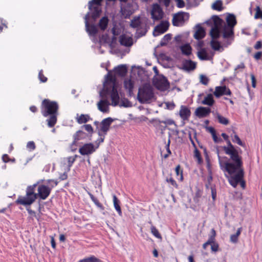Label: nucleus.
Returning a JSON list of instances; mask_svg holds the SVG:
<instances>
[{"label": "nucleus", "mask_w": 262, "mask_h": 262, "mask_svg": "<svg viewBox=\"0 0 262 262\" xmlns=\"http://www.w3.org/2000/svg\"><path fill=\"white\" fill-rule=\"evenodd\" d=\"M222 136L227 143V146H224L223 149L225 153L230 156L233 162H228L226 157H221L217 152L220 166L223 171L228 172L229 176H225L232 187L235 188L239 183L241 187L245 188V182L243 180L244 170L242 157L229 140V136L225 133H222Z\"/></svg>", "instance_id": "f257e3e1"}, {"label": "nucleus", "mask_w": 262, "mask_h": 262, "mask_svg": "<svg viewBox=\"0 0 262 262\" xmlns=\"http://www.w3.org/2000/svg\"><path fill=\"white\" fill-rule=\"evenodd\" d=\"M127 72L125 65H120L114 68L113 71H109L106 75L103 83L104 91L110 95L113 106H117L119 103V96L118 92L119 86L116 83L115 77L123 76Z\"/></svg>", "instance_id": "f03ea898"}, {"label": "nucleus", "mask_w": 262, "mask_h": 262, "mask_svg": "<svg viewBox=\"0 0 262 262\" xmlns=\"http://www.w3.org/2000/svg\"><path fill=\"white\" fill-rule=\"evenodd\" d=\"M102 0H92L89 3V8L90 12L88 13L85 17L86 30L90 35H94L97 32V27L94 25L89 26V18L90 14L94 19L99 16L101 12V5Z\"/></svg>", "instance_id": "7ed1b4c3"}, {"label": "nucleus", "mask_w": 262, "mask_h": 262, "mask_svg": "<svg viewBox=\"0 0 262 262\" xmlns=\"http://www.w3.org/2000/svg\"><path fill=\"white\" fill-rule=\"evenodd\" d=\"M58 105L56 102L51 101L48 99L44 100L42 102L41 113L44 117L50 115L47 119L48 125L50 127L55 125L57 122Z\"/></svg>", "instance_id": "20e7f679"}, {"label": "nucleus", "mask_w": 262, "mask_h": 262, "mask_svg": "<svg viewBox=\"0 0 262 262\" xmlns=\"http://www.w3.org/2000/svg\"><path fill=\"white\" fill-rule=\"evenodd\" d=\"M222 19L219 17H216L214 20V24L212 26V29L210 31V35L212 37V40L211 41V46L212 48L219 51H222L224 49V47H228L227 45L228 42L229 41L228 38H224L226 41L223 43V45L217 41V39L220 37L222 32L220 31V29H222Z\"/></svg>", "instance_id": "39448f33"}, {"label": "nucleus", "mask_w": 262, "mask_h": 262, "mask_svg": "<svg viewBox=\"0 0 262 262\" xmlns=\"http://www.w3.org/2000/svg\"><path fill=\"white\" fill-rule=\"evenodd\" d=\"M33 185L37 187V192L35 193L36 198L44 200L49 196L52 188L57 185V182L53 180H41Z\"/></svg>", "instance_id": "423d86ee"}, {"label": "nucleus", "mask_w": 262, "mask_h": 262, "mask_svg": "<svg viewBox=\"0 0 262 262\" xmlns=\"http://www.w3.org/2000/svg\"><path fill=\"white\" fill-rule=\"evenodd\" d=\"M226 22L227 25L222 20V28L220 29V31L222 32L224 38H229V41L228 42L227 45H229L233 40V28L236 23L234 15L228 14L226 17Z\"/></svg>", "instance_id": "0eeeda50"}, {"label": "nucleus", "mask_w": 262, "mask_h": 262, "mask_svg": "<svg viewBox=\"0 0 262 262\" xmlns=\"http://www.w3.org/2000/svg\"><path fill=\"white\" fill-rule=\"evenodd\" d=\"M137 99L141 103H149L155 100L150 85L144 84L139 89Z\"/></svg>", "instance_id": "6e6552de"}, {"label": "nucleus", "mask_w": 262, "mask_h": 262, "mask_svg": "<svg viewBox=\"0 0 262 262\" xmlns=\"http://www.w3.org/2000/svg\"><path fill=\"white\" fill-rule=\"evenodd\" d=\"M36 185H32L27 187L25 196H19L15 201L17 204L24 206L30 205L37 199L35 194L34 189Z\"/></svg>", "instance_id": "1a4fd4ad"}, {"label": "nucleus", "mask_w": 262, "mask_h": 262, "mask_svg": "<svg viewBox=\"0 0 262 262\" xmlns=\"http://www.w3.org/2000/svg\"><path fill=\"white\" fill-rule=\"evenodd\" d=\"M100 95L102 98L97 104L98 109L103 113H108L110 112V105H112V101L111 100L112 102L110 103L105 95H109L110 96V95L104 91L103 89V92L100 93Z\"/></svg>", "instance_id": "9d476101"}, {"label": "nucleus", "mask_w": 262, "mask_h": 262, "mask_svg": "<svg viewBox=\"0 0 262 262\" xmlns=\"http://www.w3.org/2000/svg\"><path fill=\"white\" fill-rule=\"evenodd\" d=\"M189 17L188 13L180 12L173 15L172 19V24L175 26H182L186 21H187Z\"/></svg>", "instance_id": "9b49d317"}, {"label": "nucleus", "mask_w": 262, "mask_h": 262, "mask_svg": "<svg viewBox=\"0 0 262 262\" xmlns=\"http://www.w3.org/2000/svg\"><path fill=\"white\" fill-rule=\"evenodd\" d=\"M155 86L159 90L164 91L169 88L167 79L163 76H159L154 81Z\"/></svg>", "instance_id": "f8f14e48"}, {"label": "nucleus", "mask_w": 262, "mask_h": 262, "mask_svg": "<svg viewBox=\"0 0 262 262\" xmlns=\"http://www.w3.org/2000/svg\"><path fill=\"white\" fill-rule=\"evenodd\" d=\"M99 145H94L92 143L84 144L79 149V152L83 156L89 155L93 154L98 148Z\"/></svg>", "instance_id": "ddd939ff"}, {"label": "nucleus", "mask_w": 262, "mask_h": 262, "mask_svg": "<svg viewBox=\"0 0 262 262\" xmlns=\"http://www.w3.org/2000/svg\"><path fill=\"white\" fill-rule=\"evenodd\" d=\"M114 121V119L111 117H108L102 120L100 123V128L99 131V134L100 135H106L110 129L111 124Z\"/></svg>", "instance_id": "4468645a"}, {"label": "nucleus", "mask_w": 262, "mask_h": 262, "mask_svg": "<svg viewBox=\"0 0 262 262\" xmlns=\"http://www.w3.org/2000/svg\"><path fill=\"white\" fill-rule=\"evenodd\" d=\"M169 23L167 20L162 21L157 26L154 30L153 35L154 36H159L167 31L169 28Z\"/></svg>", "instance_id": "2eb2a0df"}, {"label": "nucleus", "mask_w": 262, "mask_h": 262, "mask_svg": "<svg viewBox=\"0 0 262 262\" xmlns=\"http://www.w3.org/2000/svg\"><path fill=\"white\" fill-rule=\"evenodd\" d=\"M151 15V18L154 20H158L163 18L164 13L159 5L154 4L152 8Z\"/></svg>", "instance_id": "dca6fc26"}, {"label": "nucleus", "mask_w": 262, "mask_h": 262, "mask_svg": "<svg viewBox=\"0 0 262 262\" xmlns=\"http://www.w3.org/2000/svg\"><path fill=\"white\" fill-rule=\"evenodd\" d=\"M119 41L120 43L125 47H130L133 44L132 35L129 33L124 34L120 36Z\"/></svg>", "instance_id": "f3484780"}, {"label": "nucleus", "mask_w": 262, "mask_h": 262, "mask_svg": "<svg viewBox=\"0 0 262 262\" xmlns=\"http://www.w3.org/2000/svg\"><path fill=\"white\" fill-rule=\"evenodd\" d=\"M213 94L216 97L219 98L224 95L230 96L231 92L230 90L225 86H219L215 87Z\"/></svg>", "instance_id": "a211bd4d"}, {"label": "nucleus", "mask_w": 262, "mask_h": 262, "mask_svg": "<svg viewBox=\"0 0 262 262\" xmlns=\"http://www.w3.org/2000/svg\"><path fill=\"white\" fill-rule=\"evenodd\" d=\"M211 110L209 107L200 106L195 111V115L199 118H204L208 116L210 113Z\"/></svg>", "instance_id": "6ab92c4d"}, {"label": "nucleus", "mask_w": 262, "mask_h": 262, "mask_svg": "<svg viewBox=\"0 0 262 262\" xmlns=\"http://www.w3.org/2000/svg\"><path fill=\"white\" fill-rule=\"evenodd\" d=\"M179 116L183 120H188L191 112L189 108L185 105H181L179 113Z\"/></svg>", "instance_id": "aec40b11"}, {"label": "nucleus", "mask_w": 262, "mask_h": 262, "mask_svg": "<svg viewBox=\"0 0 262 262\" xmlns=\"http://www.w3.org/2000/svg\"><path fill=\"white\" fill-rule=\"evenodd\" d=\"M198 58L201 60H208L212 58L211 55L205 49H200L197 52Z\"/></svg>", "instance_id": "412c9836"}, {"label": "nucleus", "mask_w": 262, "mask_h": 262, "mask_svg": "<svg viewBox=\"0 0 262 262\" xmlns=\"http://www.w3.org/2000/svg\"><path fill=\"white\" fill-rule=\"evenodd\" d=\"M75 119L77 122L80 124L85 123L92 120L91 117L88 114L79 115L78 114L76 115Z\"/></svg>", "instance_id": "4be33fe9"}, {"label": "nucleus", "mask_w": 262, "mask_h": 262, "mask_svg": "<svg viewBox=\"0 0 262 262\" xmlns=\"http://www.w3.org/2000/svg\"><path fill=\"white\" fill-rule=\"evenodd\" d=\"M134 86V82L133 80L129 78L125 79L124 81V86L125 89L128 91L130 96L133 94Z\"/></svg>", "instance_id": "5701e85b"}, {"label": "nucleus", "mask_w": 262, "mask_h": 262, "mask_svg": "<svg viewBox=\"0 0 262 262\" xmlns=\"http://www.w3.org/2000/svg\"><path fill=\"white\" fill-rule=\"evenodd\" d=\"M195 63L190 60H186L182 63V68L185 71L193 70L195 68Z\"/></svg>", "instance_id": "b1692460"}, {"label": "nucleus", "mask_w": 262, "mask_h": 262, "mask_svg": "<svg viewBox=\"0 0 262 262\" xmlns=\"http://www.w3.org/2000/svg\"><path fill=\"white\" fill-rule=\"evenodd\" d=\"M205 35V32L204 29L200 25H197L194 34V37L195 39L199 40L203 38Z\"/></svg>", "instance_id": "393cba45"}, {"label": "nucleus", "mask_w": 262, "mask_h": 262, "mask_svg": "<svg viewBox=\"0 0 262 262\" xmlns=\"http://www.w3.org/2000/svg\"><path fill=\"white\" fill-rule=\"evenodd\" d=\"M182 54L186 56H189L192 54V48L190 44L185 43L180 47Z\"/></svg>", "instance_id": "a878e982"}, {"label": "nucleus", "mask_w": 262, "mask_h": 262, "mask_svg": "<svg viewBox=\"0 0 262 262\" xmlns=\"http://www.w3.org/2000/svg\"><path fill=\"white\" fill-rule=\"evenodd\" d=\"M201 103L204 105L208 106H212L214 103V100L213 99V95L212 94H207L202 101Z\"/></svg>", "instance_id": "bb28decb"}, {"label": "nucleus", "mask_w": 262, "mask_h": 262, "mask_svg": "<svg viewBox=\"0 0 262 262\" xmlns=\"http://www.w3.org/2000/svg\"><path fill=\"white\" fill-rule=\"evenodd\" d=\"M74 143L77 141L85 139L87 137V134L82 130L77 131L74 135Z\"/></svg>", "instance_id": "cd10ccee"}, {"label": "nucleus", "mask_w": 262, "mask_h": 262, "mask_svg": "<svg viewBox=\"0 0 262 262\" xmlns=\"http://www.w3.org/2000/svg\"><path fill=\"white\" fill-rule=\"evenodd\" d=\"M230 137L232 138L233 142L241 146H245V144L241 141L239 137L234 130H233V134L230 135Z\"/></svg>", "instance_id": "c85d7f7f"}, {"label": "nucleus", "mask_w": 262, "mask_h": 262, "mask_svg": "<svg viewBox=\"0 0 262 262\" xmlns=\"http://www.w3.org/2000/svg\"><path fill=\"white\" fill-rule=\"evenodd\" d=\"M114 206L120 216L122 215V211L120 206V201L115 195H113Z\"/></svg>", "instance_id": "c756f323"}, {"label": "nucleus", "mask_w": 262, "mask_h": 262, "mask_svg": "<svg viewBox=\"0 0 262 262\" xmlns=\"http://www.w3.org/2000/svg\"><path fill=\"white\" fill-rule=\"evenodd\" d=\"M108 19L107 17H102L99 23V26L102 30H104L108 25Z\"/></svg>", "instance_id": "7c9ffc66"}, {"label": "nucleus", "mask_w": 262, "mask_h": 262, "mask_svg": "<svg viewBox=\"0 0 262 262\" xmlns=\"http://www.w3.org/2000/svg\"><path fill=\"white\" fill-rule=\"evenodd\" d=\"M241 231L242 228H239L237 229L236 234H232L230 236V240L231 243H236L237 242L238 236L241 234Z\"/></svg>", "instance_id": "2f4dec72"}, {"label": "nucleus", "mask_w": 262, "mask_h": 262, "mask_svg": "<svg viewBox=\"0 0 262 262\" xmlns=\"http://www.w3.org/2000/svg\"><path fill=\"white\" fill-rule=\"evenodd\" d=\"M223 4L222 2L220 0L216 1L214 3H213L212 5V8L213 10H217V11H222L223 9Z\"/></svg>", "instance_id": "473e14b6"}, {"label": "nucleus", "mask_w": 262, "mask_h": 262, "mask_svg": "<svg viewBox=\"0 0 262 262\" xmlns=\"http://www.w3.org/2000/svg\"><path fill=\"white\" fill-rule=\"evenodd\" d=\"M216 117L217 118L219 122L222 124L227 125L229 123V120L227 118L222 116L219 113L215 114Z\"/></svg>", "instance_id": "72a5a7b5"}, {"label": "nucleus", "mask_w": 262, "mask_h": 262, "mask_svg": "<svg viewBox=\"0 0 262 262\" xmlns=\"http://www.w3.org/2000/svg\"><path fill=\"white\" fill-rule=\"evenodd\" d=\"M255 14L254 16L255 19H262V8L257 6L255 8Z\"/></svg>", "instance_id": "f704fd0d"}, {"label": "nucleus", "mask_w": 262, "mask_h": 262, "mask_svg": "<svg viewBox=\"0 0 262 262\" xmlns=\"http://www.w3.org/2000/svg\"><path fill=\"white\" fill-rule=\"evenodd\" d=\"M171 39V35L170 34L165 35L161 41L160 45L162 46L166 45Z\"/></svg>", "instance_id": "c9c22d12"}, {"label": "nucleus", "mask_w": 262, "mask_h": 262, "mask_svg": "<svg viewBox=\"0 0 262 262\" xmlns=\"http://www.w3.org/2000/svg\"><path fill=\"white\" fill-rule=\"evenodd\" d=\"M120 99L119 100V101ZM118 105H119L120 106H123L125 107H131L132 106V103L129 101L127 99H123L121 101L120 103L119 104V102L118 103ZM118 105V104L117 105Z\"/></svg>", "instance_id": "e433bc0d"}, {"label": "nucleus", "mask_w": 262, "mask_h": 262, "mask_svg": "<svg viewBox=\"0 0 262 262\" xmlns=\"http://www.w3.org/2000/svg\"><path fill=\"white\" fill-rule=\"evenodd\" d=\"M176 172L178 176V179L180 181H182L183 180V172L180 169V165H178L176 168Z\"/></svg>", "instance_id": "4c0bfd02"}, {"label": "nucleus", "mask_w": 262, "mask_h": 262, "mask_svg": "<svg viewBox=\"0 0 262 262\" xmlns=\"http://www.w3.org/2000/svg\"><path fill=\"white\" fill-rule=\"evenodd\" d=\"M89 196H90L91 199L94 202V203L98 207L103 209V206L101 203H99L98 200L95 197H94V196L92 194L89 193Z\"/></svg>", "instance_id": "58836bf2"}, {"label": "nucleus", "mask_w": 262, "mask_h": 262, "mask_svg": "<svg viewBox=\"0 0 262 262\" xmlns=\"http://www.w3.org/2000/svg\"><path fill=\"white\" fill-rule=\"evenodd\" d=\"M128 6L121 8L122 14L123 15L125 16V17L129 16L130 14H132L133 13V12L130 10L128 11Z\"/></svg>", "instance_id": "ea45409f"}, {"label": "nucleus", "mask_w": 262, "mask_h": 262, "mask_svg": "<svg viewBox=\"0 0 262 262\" xmlns=\"http://www.w3.org/2000/svg\"><path fill=\"white\" fill-rule=\"evenodd\" d=\"M151 232L152 234L157 238L161 239L162 237L159 233L158 230L156 229V228L155 226H151Z\"/></svg>", "instance_id": "a19ab883"}, {"label": "nucleus", "mask_w": 262, "mask_h": 262, "mask_svg": "<svg viewBox=\"0 0 262 262\" xmlns=\"http://www.w3.org/2000/svg\"><path fill=\"white\" fill-rule=\"evenodd\" d=\"M140 23V21L139 17H135L133 20H132L130 26L133 28H136L139 25Z\"/></svg>", "instance_id": "79ce46f5"}, {"label": "nucleus", "mask_w": 262, "mask_h": 262, "mask_svg": "<svg viewBox=\"0 0 262 262\" xmlns=\"http://www.w3.org/2000/svg\"><path fill=\"white\" fill-rule=\"evenodd\" d=\"M82 128H84V129L90 135H92L93 132V128L91 124H85L82 126Z\"/></svg>", "instance_id": "37998d69"}, {"label": "nucleus", "mask_w": 262, "mask_h": 262, "mask_svg": "<svg viewBox=\"0 0 262 262\" xmlns=\"http://www.w3.org/2000/svg\"><path fill=\"white\" fill-rule=\"evenodd\" d=\"M211 245V251L214 252H216L219 250V244L215 242V241H212L209 244Z\"/></svg>", "instance_id": "c03bdc74"}, {"label": "nucleus", "mask_w": 262, "mask_h": 262, "mask_svg": "<svg viewBox=\"0 0 262 262\" xmlns=\"http://www.w3.org/2000/svg\"><path fill=\"white\" fill-rule=\"evenodd\" d=\"M210 132L211 133L213 139L215 143H219L221 141V139L216 136L215 132L212 128H210Z\"/></svg>", "instance_id": "a18cd8bd"}, {"label": "nucleus", "mask_w": 262, "mask_h": 262, "mask_svg": "<svg viewBox=\"0 0 262 262\" xmlns=\"http://www.w3.org/2000/svg\"><path fill=\"white\" fill-rule=\"evenodd\" d=\"M35 143L33 141H29L28 142L27 144V148L30 150H33L35 148Z\"/></svg>", "instance_id": "49530a36"}, {"label": "nucleus", "mask_w": 262, "mask_h": 262, "mask_svg": "<svg viewBox=\"0 0 262 262\" xmlns=\"http://www.w3.org/2000/svg\"><path fill=\"white\" fill-rule=\"evenodd\" d=\"M38 77H39V79L40 81L41 82H45L47 80V77H46L45 76H43V75L42 74V70H41L39 72Z\"/></svg>", "instance_id": "de8ad7c7"}, {"label": "nucleus", "mask_w": 262, "mask_h": 262, "mask_svg": "<svg viewBox=\"0 0 262 262\" xmlns=\"http://www.w3.org/2000/svg\"><path fill=\"white\" fill-rule=\"evenodd\" d=\"M211 235L209 236L208 240L211 242L215 241V237L216 236V232L214 229H212L211 230Z\"/></svg>", "instance_id": "09e8293b"}, {"label": "nucleus", "mask_w": 262, "mask_h": 262, "mask_svg": "<svg viewBox=\"0 0 262 262\" xmlns=\"http://www.w3.org/2000/svg\"><path fill=\"white\" fill-rule=\"evenodd\" d=\"M166 181L170 183L171 185H172L175 188H178V185L176 183V182L174 181V180L172 178H170L169 179H167Z\"/></svg>", "instance_id": "8fccbe9b"}, {"label": "nucleus", "mask_w": 262, "mask_h": 262, "mask_svg": "<svg viewBox=\"0 0 262 262\" xmlns=\"http://www.w3.org/2000/svg\"><path fill=\"white\" fill-rule=\"evenodd\" d=\"M200 81L203 84L206 85L208 82V79L206 76L201 75L200 76Z\"/></svg>", "instance_id": "3c124183"}, {"label": "nucleus", "mask_w": 262, "mask_h": 262, "mask_svg": "<svg viewBox=\"0 0 262 262\" xmlns=\"http://www.w3.org/2000/svg\"><path fill=\"white\" fill-rule=\"evenodd\" d=\"M194 157L197 159L198 163H201L202 162V159H201V155L198 150H195Z\"/></svg>", "instance_id": "603ef678"}, {"label": "nucleus", "mask_w": 262, "mask_h": 262, "mask_svg": "<svg viewBox=\"0 0 262 262\" xmlns=\"http://www.w3.org/2000/svg\"><path fill=\"white\" fill-rule=\"evenodd\" d=\"M177 6L179 8H183L185 6L184 2L183 0H174Z\"/></svg>", "instance_id": "864d4df0"}, {"label": "nucleus", "mask_w": 262, "mask_h": 262, "mask_svg": "<svg viewBox=\"0 0 262 262\" xmlns=\"http://www.w3.org/2000/svg\"><path fill=\"white\" fill-rule=\"evenodd\" d=\"M162 123L166 125H176L174 121L172 119H167L165 121H162Z\"/></svg>", "instance_id": "5fc2aeb1"}, {"label": "nucleus", "mask_w": 262, "mask_h": 262, "mask_svg": "<svg viewBox=\"0 0 262 262\" xmlns=\"http://www.w3.org/2000/svg\"><path fill=\"white\" fill-rule=\"evenodd\" d=\"M68 161V166L69 167H71L74 162L75 161V159L74 157H69L67 158Z\"/></svg>", "instance_id": "6e6d98bb"}, {"label": "nucleus", "mask_w": 262, "mask_h": 262, "mask_svg": "<svg viewBox=\"0 0 262 262\" xmlns=\"http://www.w3.org/2000/svg\"><path fill=\"white\" fill-rule=\"evenodd\" d=\"M4 27L6 28L7 26L5 23H3V19L0 18V33L2 32Z\"/></svg>", "instance_id": "4d7b16f0"}, {"label": "nucleus", "mask_w": 262, "mask_h": 262, "mask_svg": "<svg viewBox=\"0 0 262 262\" xmlns=\"http://www.w3.org/2000/svg\"><path fill=\"white\" fill-rule=\"evenodd\" d=\"M89 260L90 262H102L99 259L97 258L95 256H91L89 257Z\"/></svg>", "instance_id": "13d9d810"}, {"label": "nucleus", "mask_w": 262, "mask_h": 262, "mask_svg": "<svg viewBox=\"0 0 262 262\" xmlns=\"http://www.w3.org/2000/svg\"><path fill=\"white\" fill-rule=\"evenodd\" d=\"M261 47H262V43L260 41H257L254 46V48L256 50L259 49Z\"/></svg>", "instance_id": "bf43d9fd"}, {"label": "nucleus", "mask_w": 262, "mask_h": 262, "mask_svg": "<svg viewBox=\"0 0 262 262\" xmlns=\"http://www.w3.org/2000/svg\"><path fill=\"white\" fill-rule=\"evenodd\" d=\"M211 194L213 200H214L216 198V192L215 189L213 187H211Z\"/></svg>", "instance_id": "052dcab7"}, {"label": "nucleus", "mask_w": 262, "mask_h": 262, "mask_svg": "<svg viewBox=\"0 0 262 262\" xmlns=\"http://www.w3.org/2000/svg\"><path fill=\"white\" fill-rule=\"evenodd\" d=\"M244 68H245V64L244 63L242 62L236 66V67L235 69V70L237 71L239 69H243Z\"/></svg>", "instance_id": "680f3d73"}, {"label": "nucleus", "mask_w": 262, "mask_h": 262, "mask_svg": "<svg viewBox=\"0 0 262 262\" xmlns=\"http://www.w3.org/2000/svg\"><path fill=\"white\" fill-rule=\"evenodd\" d=\"M251 80H252V85L253 88H255L256 86V80L255 77L253 75H251Z\"/></svg>", "instance_id": "e2e57ef3"}, {"label": "nucleus", "mask_w": 262, "mask_h": 262, "mask_svg": "<svg viewBox=\"0 0 262 262\" xmlns=\"http://www.w3.org/2000/svg\"><path fill=\"white\" fill-rule=\"evenodd\" d=\"M262 55V52H258L254 55V58L258 60L260 58L261 56Z\"/></svg>", "instance_id": "0e129e2a"}, {"label": "nucleus", "mask_w": 262, "mask_h": 262, "mask_svg": "<svg viewBox=\"0 0 262 262\" xmlns=\"http://www.w3.org/2000/svg\"><path fill=\"white\" fill-rule=\"evenodd\" d=\"M167 107L170 110H172L174 108L175 105L173 103H167L166 104Z\"/></svg>", "instance_id": "69168bd1"}, {"label": "nucleus", "mask_w": 262, "mask_h": 262, "mask_svg": "<svg viewBox=\"0 0 262 262\" xmlns=\"http://www.w3.org/2000/svg\"><path fill=\"white\" fill-rule=\"evenodd\" d=\"M2 159L4 162H7L9 161L8 156L6 154L4 155Z\"/></svg>", "instance_id": "338daca9"}, {"label": "nucleus", "mask_w": 262, "mask_h": 262, "mask_svg": "<svg viewBox=\"0 0 262 262\" xmlns=\"http://www.w3.org/2000/svg\"><path fill=\"white\" fill-rule=\"evenodd\" d=\"M211 242L209 241L208 239V241L203 244V247L204 249H206L208 245H209Z\"/></svg>", "instance_id": "774afa93"}]
</instances>
